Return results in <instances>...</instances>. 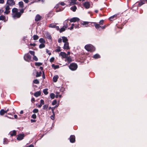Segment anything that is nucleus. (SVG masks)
<instances>
[{
  "label": "nucleus",
  "mask_w": 147,
  "mask_h": 147,
  "mask_svg": "<svg viewBox=\"0 0 147 147\" xmlns=\"http://www.w3.org/2000/svg\"><path fill=\"white\" fill-rule=\"evenodd\" d=\"M79 19L78 18L76 17L73 18L71 19L70 20V22H76L77 21H79Z\"/></svg>",
  "instance_id": "12"
},
{
  "label": "nucleus",
  "mask_w": 147,
  "mask_h": 147,
  "mask_svg": "<svg viewBox=\"0 0 147 147\" xmlns=\"http://www.w3.org/2000/svg\"><path fill=\"white\" fill-rule=\"evenodd\" d=\"M59 106V105H56L55 106L53 107H52V113H54V110L55 109V108L56 107H57Z\"/></svg>",
  "instance_id": "39"
},
{
  "label": "nucleus",
  "mask_w": 147,
  "mask_h": 147,
  "mask_svg": "<svg viewBox=\"0 0 147 147\" xmlns=\"http://www.w3.org/2000/svg\"><path fill=\"white\" fill-rule=\"evenodd\" d=\"M24 59L25 61L29 62L31 61V57L28 54H27L24 56Z\"/></svg>",
  "instance_id": "5"
},
{
  "label": "nucleus",
  "mask_w": 147,
  "mask_h": 147,
  "mask_svg": "<svg viewBox=\"0 0 147 147\" xmlns=\"http://www.w3.org/2000/svg\"><path fill=\"white\" fill-rule=\"evenodd\" d=\"M24 9H22L20 10L18 12V10L16 8H14L12 9V17L14 19L20 18L22 14L24 12Z\"/></svg>",
  "instance_id": "1"
},
{
  "label": "nucleus",
  "mask_w": 147,
  "mask_h": 147,
  "mask_svg": "<svg viewBox=\"0 0 147 147\" xmlns=\"http://www.w3.org/2000/svg\"><path fill=\"white\" fill-rule=\"evenodd\" d=\"M84 6L86 9H88L90 7V4L89 2H85L84 4Z\"/></svg>",
  "instance_id": "10"
},
{
  "label": "nucleus",
  "mask_w": 147,
  "mask_h": 147,
  "mask_svg": "<svg viewBox=\"0 0 147 147\" xmlns=\"http://www.w3.org/2000/svg\"><path fill=\"white\" fill-rule=\"evenodd\" d=\"M42 17L39 14H37L35 18V20L36 21H38L41 20Z\"/></svg>",
  "instance_id": "11"
},
{
  "label": "nucleus",
  "mask_w": 147,
  "mask_h": 147,
  "mask_svg": "<svg viewBox=\"0 0 147 147\" xmlns=\"http://www.w3.org/2000/svg\"><path fill=\"white\" fill-rule=\"evenodd\" d=\"M69 140L71 142L73 143L75 141V137L74 135H71L69 138Z\"/></svg>",
  "instance_id": "9"
},
{
  "label": "nucleus",
  "mask_w": 147,
  "mask_h": 147,
  "mask_svg": "<svg viewBox=\"0 0 147 147\" xmlns=\"http://www.w3.org/2000/svg\"><path fill=\"white\" fill-rule=\"evenodd\" d=\"M48 89L47 88H46L43 90V92L45 95H47L48 94Z\"/></svg>",
  "instance_id": "32"
},
{
  "label": "nucleus",
  "mask_w": 147,
  "mask_h": 147,
  "mask_svg": "<svg viewBox=\"0 0 147 147\" xmlns=\"http://www.w3.org/2000/svg\"><path fill=\"white\" fill-rule=\"evenodd\" d=\"M32 112L34 113H38V110L36 109H35L33 110Z\"/></svg>",
  "instance_id": "43"
},
{
  "label": "nucleus",
  "mask_w": 147,
  "mask_h": 147,
  "mask_svg": "<svg viewBox=\"0 0 147 147\" xmlns=\"http://www.w3.org/2000/svg\"><path fill=\"white\" fill-rule=\"evenodd\" d=\"M16 131L14 130L12 131H11L9 133L10 135L11 136H15L16 134Z\"/></svg>",
  "instance_id": "20"
},
{
  "label": "nucleus",
  "mask_w": 147,
  "mask_h": 147,
  "mask_svg": "<svg viewBox=\"0 0 147 147\" xmlns=\"http://www.w3.org/2000/svg\"><path fill=\"white\" fill-rule=\"evenodd\" d=\"M5 113V111L4 109H1L0 111V115H4Z\"/></svg>",
  "instance_id": "31"
},
{
  "label": "nucleus",
  "mask_w": 147,
  "mask_h": 147,
  "mask_svg": "<svg viewBox=\"0 0 147 147\" xmlns=\"http://www.w3.org/2000/svg\"><path fill=\"white\" fill-rule=\"evenodd\" d=\"M100 55L97 54H96L94 55L93 56V58L95 59H97L98 58H100Z\"/></svg>",
  "instance_id": "28"
},
{
  "label": "nucleus",
  "mask_w": 147,
  "mask_h": 147,
  "mask_svg": "<svg viewBox=\"0 0 147 147\" xmlns=\"http://www.w3.org/2000/svg\"><path fill=\"white\" fill-rule=\"evenodd\" d=\"M29 52L32 55H33V56L34 55V51H30Z\"/></svg>",
  "instance_id": "50"
},
{
  "label": "nucleus",
  "mask_w": 147,
  "mask_h": 147,
  "mask_svg": "<svg viewBox=\"0 0 147 147\" xmlns=\"http://www.w3.org/2000/svg\"><path fill=\"white\" fill-rule=\"evenodd\" d=\"M59 55L61 56L62 58H65L67 56L66 54L65 53L62 52H60Z\"/></svg>",
  "instance_id": "15"
},
{
  "label": "nucleus",
  "mask_w": 147,
  "mask_h": 147,
  "mask_svg": "<svg viewBox=\"0 0 147 147\" xmlns=\"http://www.w3.org/2000/svg\"><path fill=\"white\" fill-rule=\"evenodd\" d=\"M65 28V27L64 26L63 27L61 28L60 30H59V32L61 33L62 32H63L65 30V28Z\"/></svg>",
  "instance_id": "35"
},
{
  "label": "nucleus",
  "mask_w": 147,
  "mask_h": 147,
  "mask_svg": "<svg viewBox=\"0 0 147 147\" xmlns=\"http://www.w3.org/2000/svg\"><path fill=\"white\" fill-rule=\"evenodd\" d=\"M48 107V105H45L43 106L42 109L44 110H47Z\"/></svg>",
  "instance_id": "33"
},
{
  "label": "nucleus",
  "mask_w": 147,
  "mask_h": 147,
  "mask_svg": "<svg viewBox=\"0 0 147 147\" xmlns=\"http://www.w3.org/2000/svg\"><path fill=\"white\" fill-rule=\"evenodd\" d=\"M18 4L19 7L21 8H23L24 6V4L22 1H20L19 2Z\"/></svg>",
  "instance_id": "29"
},
{
  "label": "nucleus",
  "mask_w": 147,
  "mask_h": 147,
  "mask_svg": "<svg viewBox=\"0 0 147 147\" xmlns=\"http://www.w3.org/2000/svg\"><path fill=\"white\" fill-rule=\"evenodd\" d=\"M68 20H65L63 23L64 26H63L65 27V28H67L68 26Z\"/></svg>",
  "instance_id": "17"
},
{
  "label": "nucleus",
  "mask_w": 147,
  "mask_h": 147,
  "mask_svg": "<svg viewBox=\"0 0 147 147\" xmlns=\"http://www.w3.org/2000/svg\"><path fill=\"white\" fill-rule=\"evenodd\" d=\"M33 59L34 60L36 61H37L38 60V59L37 57L36 56H35L34 55V56Z\"/></svg>",
  "instance_id": "48"
},
{
  "label": "nucleus",
  "mask_w": 147,
  "mask_h": 147,
  "mask_svg": "<svg viewBox=\"0 0 147 147\" xmlns=\"http://www.w3.org/2000/svg\"><path fill=\"white\" fill-rule=\"evenodd\" d=\"M33 39L34 40H36L38 39L39 37L37 35H34L33 36Z\"/></svg>",
  "instance_id": "40"
},
{
  "label": "nucleus",
  "mask_w": 147,
  "mask_h": 147,
  "mask_svg": "<svg viewBox=\"0 0 147 147\" xmlns=\"http://www.w3.org/2000/svg\"><path fill=\"white\" fill-rule=\"evenodd\" d=\"M104 22V20H101L99 22V23L100 25H103Z\"/></svg>",
  "instance_id": "55"
},
{
  "label": "nucleus",
  "mask_w": 147,
  "mask_h": 147,
  "mask_svg": "<svg viewBox=\"0 0 147 147\" xmlns=\"http://www.w3.org/2000/svg\"><path fill=\"white\" fill-rule=\"evenodd\" d=\"M33 82L36 84H38L39 83V81L37 79H35L33 81Z\"/></svg>",
  "instance_id": "45"
},
{
  "label": "nucleus",
  "mask_w": 147,
  "mask_h": 147,
  "mask_svg": "<svg viewBox=\"0 0 147 147\" xmlns=\"http://www.w3.org/2000/svg\"><path fill=\"white\" fill-rule=\"evenodd\" d=\"M15 4V1L13 0H7L6 4L9 6H12Z\"/></svg>",
  "instance_id": "4"
},
{
  "label": "nucleus",
  "mask_w": 147,
  "mask_h": 147,
  "mask_svg": "<svg viewBox=\"0 0 147 147\" xmlns=\"http://www.w3.org/2000/svg\"><path fill=\"white\" fill-rule=\"evenodd\" d=\"M24 136V134H20L18 135L17 139L18 140H20L23 139Z\"/></svg>",
  "instance_id": "8"
},
{
  "label": "nucleus",
  "mask_w": 147,
  "mask_h": 147,
  "mask_svg": "<svg viewBox=\"0 0 147 147\" xmlns=\"http://www.w3.org/2000/svg\"><path fill=\"white\" fill-rule=\"evenodd\" d=\"M76 0H67V2L69 4L72 5L76 4Z\"/></svg>",
  "instance_id": "7"
},
{
  "label": "nucleus",
  "mask_w": 147,
  "mask_h": 147,
  "mask_svg": "<svg viewBox=\"0 0 147 147\" xmlns=\"http://www.w3.org/2000/svg\"><path fill=\"white\" fill-rule=\"evenodd\" d=\"M63 42L65 43L68 42V39L66 37L63 36L62 37Z\"/></svg>",
  "instance_id": "21"
},
{
  "label": "nucleus",
  "mask_w": 147,
  "mask_h": 147,
  "mask_svg": "<svg viewBox=\"0 0 147 147\" xmlns=\"http://www.w3.org/2000/svg\"><path fill=\"white\" fill-rule=\"evenodd\" d=\"M36 73V77H38L40 76L41 74V72L40 71L39 72H37L36 70H34L33 73Z\"/></svg>",
  "instance_id": "16"
},
{
  "label": "nucleus",
  "mask_w": 147,
  "mask_h": 147,
  "mask_svg": "<svg viewBox=\"0 0 147 147\" xmlns=\"http://www.w3.org/2000/svg\"><path fill=\"white\" fill-rule=\"evenodd\" d=\"M95 27V28L97 29H98L101 26H100L99 24H96L94 25Z\"/></svg>",
  "instance_id": "34"
},
{
  "label": "nucleus",
  "mask_w": 147,
  "mask_h": 147,
  "mask_svg": "<svg viewBox=\"0 0 147 147\" xmlns=\"http://www.w3.org/2000/svg\"><path fill=\"white\" fill-rule=\"evenodd\" d=\"M50 96L51 99H53L55 97V94L53 93H51L50 94Z\"/></svg>",
  "instance_id": "38"
},
{
  "label": "nucleus",
  "mask_w": 147,
  "mask_h": 147,
  "mask_svg": "<svg viewBox=\"0 0 147 147\" xmlns=\"http://www.w3.org/2000/svg\"><path fill=\"white\" fill-rule=\"evenodd\" d=\"M5 11L4 12V14L6 15L9 14L10 12V7L8 5H7L5 7Z\"/></svg>",
  "instance_id": "6"
},
{
  "label": "nucleus",
  "mask_w": 147,
  "mask_h": 147,
  "mask_svg": "<svg viewBox=\"0 0 147 147\" xmlns=\"http://www.w3.org/2000/svg\"><path fill=\"white\" fill-rule=\"evenodd\" d=\"M41 94L40 91H37L34 94V95L36 97L39 96Z\"/></svg>",
  "instance_id": "22"
},
{
  "label": "nucleus",
  "mask_w": 147,
  "mask_h": 147,
  "mask_svg": "<svg viewBox=\"0 0 147 147\" xmlns=\"http://www.w3.org/2000/svg\"><path fill=\"white\" fill-rule=\"evenodd\" d=\"M69 44L68 42L65 43L63 47L64 49H66L67 50L69 49Z\"/></svg>",
  "instance_id": "14"
},
{
  "label": "nucleus",
  "mask_w": 147,
  "mask_h": 147,
  "mask_svg": "<svg viewBox=\"0 0 147 147\" xmlns=\"http://www.w3.org/2000/svg\"><path fill=\"white\" fill-rule=\"evenodd\" d=\"M65 58H66L65 61H67L69 63H70L71 62V59L70 57L66 56V57Z\"/></svg>",
  "instance_id": "25"
},
{
  "label": "nucleus",
  "mask_w": 147,
  "mask_h": 147,
  "mask_svg": "<svg viewBox=\"0 0 147 147\" xmlns=\"http://www.w3.org/2000/svg\"><path fill=\"white\" fill-rule=\"evenodd\" d=\"M54 59H55L54 58V57H52L50 59V62L52 63L54 61Z\"/></svg>",
  "instance_id": "51"
},
{
  "label": "nucleus",
  "mask_w": 147,
  "mask_h": 147,
  "mask_svg": "<svg viewBox=\"0 0 147 147\" xmlns=\"http://www.w3.org/2000/svg\"><path fill=\"white\" fill-rule=\"evenodd\" d=\"M0 20L3 21L4 22H5L7 21V19H6L5 16L1 15L0 16Z\"/></svg>",
  "instance_id": "13"
},
{
  "label": "nucleus",
  "mask_w": 147,
  "mask_h": 147,
  "mask_svg": "<svg viewBox=\"0 0 147 147\" xmlns=\"http://www.w3.org/2000/svg\"><path fill=\"white\" fill-rule=\"evenodd\" d=\"M53 113V115L51 116L50 117V118L51 119H52L53 120H54L55 119V113Z\"/></svg>",
  "instance_id": "41"
},
{
  "label": "nucleus",
  "mask_w": 147,
  "mask_h": 147,
  "mask_svg": "<svg viewBox=\"0 0 147 147\" xmlns=\"http://www.w3.org/2000/svg\"><path fill=\"white\" fill-rule=\"evenodd\" d=\"M85 49L87 51L92 52L95 50L94 47L91 44L86 45L85 46Z\"/></svg>",
  "instance_id": "2"
},
{
  "label": "nucleus",
  "mask_w": 147,
  "mask_h": 147,
  "mask_svg": "<svg viewBox=\"0 0 147 147\" xmlns=\"http://www.w3.org/2000/svg\"><path fill=\"white\" fill-rule=\"evenodd\" d=\"M42 65V63L40 62H36L35 63V65L36 66H40Z\"/></svg>",
  "instance_id": "42"
},
{
  "label": "nucleus",
  "mask_w": 147,
  "mask_h": 147,
  "mask_svg": "<svg viewBox=\"0 0 147 147\" xmlns=\"http://www.w3.org/2000/svg\"><path fill=\"white\" fill-rule=\"evenodd\" d=\"M26 147H34V146L32 144H31L29 146H27Z\"/></svg>",
  "instance_id": "64"
},
{
  "label": "nucleus",
  "mask_w": 147,
  "mask_h": 147,
  "mask_svg": "<svg viewBox=\"0 0 147 147\" xmlns=\"http://www.w3.org/2000/svg\"><path fill=\"white\" fill-rule=\"evenodd\" d=\"M45 35L46 36L47 38L49 39H51V37L50 34L48 33V32H47L46 33Z\"/></svg>",
  "instance_id": "23"
},
{
  "label": "nucleus",
  "mask_w": 147,
  "mask_h": 147,
  "mask_svg": "<svg viewBox=\"0 0 147 147\" xmlns=\"http://www.w3.org/2000/svg\"><path fill=\"white\" fill-rule=\"evenodd\" d=\"M117 15H113V16H111L109 18V20L111 21L117 18Z\"/></svg>",
  "instance_id": "18"
},
{
  "label": "nucleus",
  "mask_w": 147,
  "mask_h": 147,
  "mask_svg": "<svg viewBox=\"0 0 147 147\" xmlns=\"http://www.w3.org/2000/svg\"><path fill=\"white\" fill-rule=\"evenodd\" d=\"M59 7V4H57L56 5V6L55 7V8H56V9H57L58 7Z\"/></svg>",
  "instance_id": "59"
},
{
  "label": "nucleus",
  "mask_w": 147,
  "mask_h": 147,
  "mask_svg": "<svg viewBox=\"0 0 147 147\" xmlns=\"http://www.w3.org/2000/svg\"><path fill=\"white\" fill-rule=\"evenodd\" d=\"M59 92H56V96L55 97L56 98H57L58 97V96L59 95Z\"/></svg>",
  "instance_id": "52"
},
{
  "label": "nucleus",
  "mask_w": 147,
  "mask_h": 147,
  "mask_svg": "<svg viewBox=\"0 0 147 147\" xmlns=\"http://www.w3.org/2000/svg\"><path fill=\"white\" fill-rule=\"evenodd\" d=\"M89 23V22H83L82 24V25H85V26L86 27H87L88 26V24Z\"/></svg>",
  "instance_id": "27"
},
{
  "label": "nucleus",
  "mask_w": 147,
  "mask_h": 147,
  "mask_svg": "<svg viewBox=\"0 0 147 147\" xmlns=\"http://www.w3.org/2000/svg\"><path fill=\"white\" fill-rule=\"evenodd\" d=\"M31 121L32 123L34 122H36V120H35L31 119Z\"/></svg>",
  "instance_id": "63"
},
{
  "label": "nucleus",
  "mask_w": 147,
  "mask_h": 147,
  "mask_svg": "<svg viewBox=\"0 0 147 147\" xmlns=\"http://www.w3.org/2000/svg\"><path fill=\"white\" fill-rule=\"evenodd\" d=\"M57 100H55L53 101L52 102V104L53 105H54L57 103Z\"/></svg>",
  "instance_id": "46"
},
{
  "label": "nucleus",
  "mask_w": 147,
  "mask_h": 147,
  "mask_svg": "<svg viewBox=\"0 0 147 147\" xmlns=\"http://www.w3.org/2000/svg\"><path fill=\"white\" fill-rule=\"evenodd\" d=\"M23 1L26 3H28L29 2L28 0H23Z\"/></svg>",
  "instance_id": "62"
},
{
  "label": "nucleus",
  "mask_w": 147,
  "mask_h": 147,
  "mask_svg": "<svg viewBox=\"0 0 147 147\" xmlns=\"http://www.w3.org/2000/svg\"><path fill=\"white\" fill-rule=\"evenodd\" d=\"M61 48L60 47L58 46L57 47V49L55 50V51L56 52H59L61 51Z\"/></svg>",
  "instance_id": "44"
},
{
  "label": "nucleus",
  "mask_w": 147,
  "mask_h": 147,
  "mask_svg": "<svg viewBox=\"0 0 147 147\" xmlns=\"http://www.w3.org/2000/svg\"><path fill=\"white\" fill-rule=\"evenodd\" d=\"M45 45L44 44L42 43L40 45L39 48L40 49H42L45 47Z\"/></svg>",
  "instance_id": "37"
},
{
  "label": "nucleus",
  "mask_w": 147,
  "mask_h": 147,
  "mask_svg": "<svg viewBox=\"0 0 147 147\" xmlns=\"http://www.w3.org/2000/svg\"><path fill=\"white\" fill-rule=\"evenodd\" d=\"M4 3V0H0V3L3 4Z\"/></svg>",
  "instance_id": "60"
},
{
  "label": "nucleus",
  "mask_w": 147,
  "mask_h": 147,
  "mask_svg": "<svg viewBox=\"0 0 147 147\" xmlns=\"http://www.w3.org/2000/svg\"><path fill=\"white\" fill-rule=\"evenodd\" d=\"M55 28L56 29H57V30H59L60 29H59V27L58 26H56L55 27Z\"/></svg>",
  "instance_id": "61"
},
{
  "label": "nucleus",
  "mask_w": 147,
  "mask_h": 147,
  "mask_svg": "<svg viewBox=\"0 0 147 147\" xmlns=\"http://www.w3.org/2000/svg\"><path fill=\"white\" fill-rule=\"evenodd\" d=\"M62 39H61V38H59L58 39V42L59 43H61L62 42Z\"/></svg>",
  "instance_id": "58"
},
{
  "label": "nucleus",
  "mask_w": 147,
  "mask_h": 147,
  "mask_svg": "<svg viewBox=\"0 0 147 147\" xmlns=\"http://www.w3.org/2000/svg\"><path fill=\"white\" fill-rule=\"evenodd\" d=\"M58 78L59 76L58 75H57L55 76L53 78V81L55 82H56L57 81Z\"/></svg>",
  "instance_id": "19"
},
{
  "label": "nucleus",
  "mask_w": 147,
  "mask_h": 147,
  "mask_svg": "<svg viewBox=\"0 0 147 147\" xmlns=\"http://www.w3.org/2000/svg\"><path fill=\"white\" fill-rule=\"evenodd\" d=\"M56 25V24L52 23L50 24L49 25V27L51 28H55Z\"/></svg>",
  "instance_id": "26"
},
{
  "label": "nucleus",
  "mask_w": 147,
  "mask_h": 147,
  "mask_svg": "<svg viewBox=\"0 0 147 147\" xmlns=\"http://www.w3.org/2000/svg\"><path fill=\"white\" fill-rule=\"evenodd\" d=\"M39 42L42 44H44L45 42V40L43 38H40L39 40Z\"/></svg>",
  "instance_id": "30"
},
{
  "label": "nucleus",
  "mask_w": 147,
  "mask_h": 147,
  "mask_svg": "<svg viewBox=\"0 0 147 147\" xmlns=\"http://www.w3.org/2000/svg\"><path fill=\"white\" fill-rule=\"evenodd\" d=\"M59 67V66L58 65H55V66H54V69H58Z\"/></svg>",
  "instance_id": "54"
},
{
  "label": "nucleus",
  "mask_w": 147,
  "mask_h": 147,
  "mask_svg": "<svg viewBox=\"0 0 147 147\" xmlns=\"http://www.w3.org/2000/svg\"><path fill=\"white\" fill-rule=\"evenodd\" d=\"M32 117L34 119H36V114H33L32 116Z\"/></svg>",
  "instance_id": "47"
},
{
  "label": "nucleus",
  "mask_w": 147,
  "mask_h": 147,
  "mask_svg": "<svg viewBox=\"0 0 147 147\" xmlns=\"http://www.w3.org/2000/svg\"><path fill=\"white\" fill-rule=\"evenodd\" d=\"M70 9L73 11L75 12L76 11L77 9V7L76 6L74 5V6L71 7Z\"/></svg>",
  "instance_id": "24"
},
{
  "label": "nucleus",
  "mask_w": 147,
  "mask_h": 147,
  "mask_svg": "<svg viewBox=\"0 0 147 147\" xmlns=\"http://www.w3.org/2000/svg\"><path fill=\"white\" fill-rule=\"evenodd\" d=\"M56 9V12H59L60 11H62L63 10V8H62V9L60 8L59 9Z\"/></svg>",
  "instance_id": "49"
},
{
  "label": "nucleus",
  "mask_w": 147,
  "mask_h": 147,
  "mask_svg": "<svg viewBox=\"0 0 147 147\" xmlns=\"http://www.w3.org/2000/svg\"><path fill=\"white\" fill-rule=\"evenodd\" d=\"M30 45L31 46L35 47L36 46L35 43H31L30 44Z\"/></svg>",
  "instance_id": "57"
},
{
  "label": "nucleus",
  "mask_w": 147,
  "mask_h": 147,
  "mask_svg": "<svg viewBox=\"0 0 147 147\" xmlns=\"http://www.w3.org/2000/svg\"><path fill=\"white\" fill-rule=\"evenodd\" d=\"M40 104L42 105H43L44 104V101L43 100L41 99L40 100Z\"/></svg>",
  "instance_id": "53"
},
{
  "label": "nucleus",
  "mask_w": 147,
  "mask_h": 147,
  "mask_svg": "<svg viewBox=\"0 0 147 147\" xmlns=\"http://www.w3.org/2000/svg\"><path fill=\"white\" fill-rule=\"evenodd\" d=\"M59 4L62 6H64L65 5V3L63 2H61L59 3Z\"/></svg>",
  "instance_id": "56"
},
{
  "label": "nucleus",
  "mask_w": 147,
  "mask_h": 147,
  "mask_svg": "<svg viewBox=\"0 0 147 147\" xmlns=\"http://www.w3.org/2000/svg\"><path fill=\"white\" fill-rule=\"evenodd\" d=\"M78 67V65L74 63H71L69 66V68L71 70L74 71L76 70Z\"/></svg>",
  "instance_id": "3"
},
{
  "label": "nucleus",
  "mask_w": 147,
  "mask_h": 147,
  "mask_svg": "<svg viewBox=\"0 0 147 147\" xmlns=\"http://www.w3.org/2000/svg\"><path fill=\"white\" fill-rule=\"evenodd\" d=\"M145 1H141L139 3L138 6H140L144 3Z\"/></svg>",
  "instance_id": "36"
}]
</instances>
